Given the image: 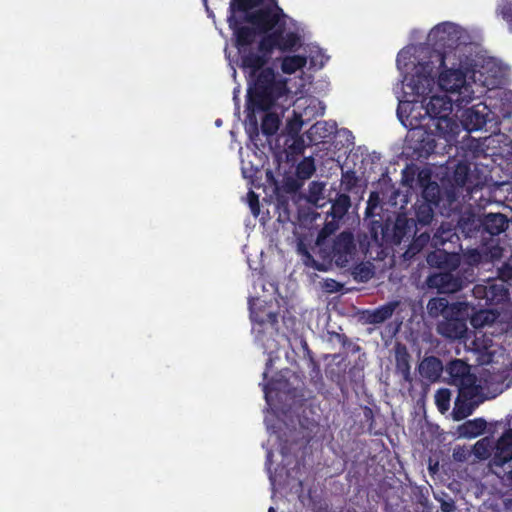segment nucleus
Returning <instances> with one entry per match:
<instances>
[{"label":"nucleus","instance_id":"obj_37","mask_svg":"<svg viewBox=\"0 0 512 512\" xmlns=\"http://www.w3.org/2000/svg\"><path fill=\"white\" fill-rule=\"evenodd\" d=\"M465 227L466 226H443V225L438 226V229L436 230L435 238H434L435 245H437L439 243L444 244L445 241L447 240V238L452 233H456L458 228L464 230Z\"/></svg>","mask_w":512,"mask_h":512},{"label":"nucleus","instance_id":"obj_5","mask_svg":"<svg viewBox=\"0 0 512 512\" xmlns=\"http://www.w3.org/2000/svg\"><path fill=\"white\" fill-rule=\"evenodd\" d=\"M474 280V269L470 266L444 270L429 275L425 281L429 289L440 294L456 293Z\"/></svg>","mask_w":512,"mask_h":512},{"label":"nucleus","instance_id":"obj_57","mask_svg":"<svg viewBox=\"0 0 512 512\" xmlns=\"http://www.w3.org/2000/svg\"><path fill=\"white\" fill-rule=\"evenodd\" d=\"M364 417L367 419V420H371L373 421L374 417H373V411L371 408L369 407H365L364 408Z\"/></svg>","mask_w":512,"mask_h":512},{"label":"nucleus","instance_id":"obj_12","mask_svg":"<svg viewBox=\"0 0 512 512\" xmlns=\"http://www.w3.org/2000/svg\"><path fill=\"white\" fill-rule=\"evenodd\" d=\"M419 374L422 378L436 382L441 377L443 371L442 361L435 356L425 357L418 366Z\"/></svg>","mask_w":512,"mask_h":512},{"label":"nucleus","instance_id":"obj_64","mask_svg":"<svg viewBox=\"0 0 512 512\" xmlns=\"http://www.w3.org/2000/svg\"><path fill=\"white\" fill-rule=\"evenodd\" d=\"M508 478L512 480V469L508 472Z\"/></svg>","mask_w":512,"mask_h":512},{"label":"nucleus","instance_id":"obj_38","mask_svg":"<svg viewBox=\"0 0 512 512\" xmlns=\"http://www.w3.org/2000/svg\"><path fill=\"white\" fill-rule=\"evenodd\" d=\"M472 294L479 300L478 305L488 306V282L486 284L474 285Z\"/></svg>","mask_w":512,"mask_h":512},{"label":"nucleus","instance_id":"obj_39","mask_svg":"<svg viewBox=\"0 0 512 512\" xmlns=\"http://www.w3.org/2000/svg\"><path fill=\"white\" fill-rule=\"evenodd\" d=\"M469 231H483L489 233L492 236H499L506 232L510 226H468Z\"/></svg>","mask_w":512,"mask_h":512},{"label":"nucleus","instance_id":"obj_58","mask_svg":"<svg viewBox=\"0 0 512 512\" xmlns=\"http://www.w3.org/2000/svg\"><path fill=\"white\" fill-rule=\"evenodd\" d=\"M485 321H481L479 322V317L478 316H475L471 319V324L475 327V328H478L480 326H482L484 324Z\"/></svg>","mask_w":512,"mask_h":512},{"label":"nucleus","instance_id":"obj_49","mask_svg":"<svg viewBox=\"0 0 512 512\" xmlns=\"http://www.w3.org/2000/svg\"><path fill=\"white\" fill-rule=\"evenodd\" d=\"M309 368H310V375L312 379L317 378L318 380L322 379L321 370L318 362L310 356L309 359Z\"/></svg>","mask_w":512,"mask_h":512},{"label":"nucleus","instance_id":"obj_50","mask_svg":"<svg viewBox=\"0 0 512 512\" xmlns=\"http://www.w3.org/2000/svg\"><path fill=\"white\" fill-rule=\"evenodd\" d=\"M499 275L504 281H512V263H504L499 269Z\"/></svg>","mask_w":512,"mask_h":512},{"label":"nucleus","instance_id":"obj_27","mask_svg":"<svg viewBox=\"0 0 512 512\" xmlns=\"http://www.w3.org/2000/svg\"><path fill=\"white\" fill-rule=\"evenodd\" d=\"M265 112L266 113L261 121V131L266 136H272L278 131L280 120L275 113L268 111Z\"/></svg>","mask_w":512,"mask_h":512},{"label":"nucleus","instance_id":"obj_15","mask_svg":"<svg viewBox=\"0 0 512 512\" xmlns=\"http://www.w3.org/2000/svg\"><path fill=\"white\" fill-rule=\"evenodd\" d=\"M416 219H408L406 217L398 216L393 224H431L433 218V209L431 204L424 202L415 205Z\"/></svg>","mask_w":512,"mask_h":512},{"label":"nucleus","instance_id":"obj_41","mask_svg":"<svg viewBox=\"0 0 512 512\" xmlns=\"http://www.w3.org/2000/svg\"><path fill=\"white\" fill-rule=\"evenodd\" d=\"M498 137L501 138L499 140V142H502L504 144L503 147H501V151L499 152V154L506 159H511L512 158V139L505 134L498 135Z\"/></svg>","mask_w":512,"mask_h":512},{"label":"nucleus","instance_id":"obj_20","mask_svg":"<svg viewBox=\"0 0 512 512\" xmlns=\"http://www.w3.org/2000/svg\"><path fill=\"white\" fill-rule=\"evenodd\" d=\"M487 423L483 418L468 420L459 426L458 432L461 437L472 439L482 435Z\"/></svg>","mask_w":512,"mask_h":512},{"label":"nucleus","instance_id":"obj_3","mask_svg":"<svg viewBox=\"0 0 512 512\" xmlns=\"http://www.w3.org/2000/svg\"><path fill=\"white\" fill-rule=\"evenodd\" d=\"M340 226H322L318 237L317 245L323 257L333 261L337 267L345 268L358 258L372 260L381 259L383 252L382 244L379 241V228L384 236L387 235L390 226H367L368 232L358 233L357 240L350 231H343L333 238L330 234Z\"/></svg>","mask_w":512,"mask_h":512},{"label":"nucleus","instance_id":"obj_31","mask_svg":"<svg viewBox=\"0 0 512 512\" xmlns=\"http://www.w3.org/2000/svg\"><path fill=\"white\" fill-rule=\"evenodd\" d=\"M352 275L357 282H368L374 276V268L371 264L360 263L353 267Z\"/></svg>","mask_w":512,"mask_h":512},{"label":"nucleus","instance_id":"obj_26","mask_svg":"<svg viewBox=\"0 0 512 512\" xmlns=\"http://www.w3.org/2000/svg\"><path fill=\"white\" fill-rule=\"evenodd\" d=\"M508 295V289L503 284L488 282V306L505 302Z\"/></svg>","mask_w":512,"mask_h":512},{"label":"nucleus","instance_id":"obj_45","mask_svg":"<svg viewBox=\"0 0 512 512\" xmlns=\"http://www.w3.org/2000/svg\"><path fill=\"white\" fill-rule=\"evenodd\" d=\"M422 249L417 246L415 241H411L408 245L407 249L403 253V258L405 260H411L414 258Z\"/></svg>","mask_w":512,"mask_h":512},{"label":"nucleus","instance_id":"obj_25","mask_svg":"<svg viewBox=\"0 0 512 512\" xmlns=\"http://www.w3.org/2000/svg\"><path fill=\"white\" fill-rule=\"evenodd\" d=\"M470 174V166L467 163L459 162L456 164L452 175H451V184L453 188H462L464 187L468 180Z\"/></svg>","mask_w":512,"mask_h":512},{"label":"nucleus","instance_id":"obj_51","mask_svg":"<svg viewBox=\"0 0 512 512\" xmlns=\"http://www.w3.org/2000/svg\"><path fill=\"white\" fill-rule=\"evenodd\" d=\"M416 242L417 246L423 249L430 241V234L427 232L420 233L412 239Z\"/></svg>","mask_w":512,"mask_h":512},{"label":"nucleus","instance_id":"obj_22","mask_svg":"<svg viewBox=\"0 0 512 512\" xmlns=\"http://www.w3.org/2000/svg\"><path fill=\"white\" fill-rule=\"evenodd\" d=\"M479 404L480 401L465 400L464 398H460V396L458 395L455 400L454 408L452 411L454 420L460 421L467 418L474 412L475 408Z\"/></svg>","mask_w":512,"mask_h":512},{"label":"nucleus","instance_id":"obj_44","mask_svg":"<svg viewBox=\"0 0 512 512\" xmlns=\"http://www.w3.org/2000/svg\"><path fill=\"white\" fill-rule=\"evenodd\" d=\"M497 445L512 449V428L504 431L496 442Z\"/></svg>","mask_w":512,"mask_h":512},{"label":"nucleus","instance_id":"obj_2","mask_svg":"<svg viewBox=\"0 0 512 512\" xmlns=\"http://www.w3.org/2000/svg\"><path fill=\"white\" fill-rule=\"evenodd\" d=\"M431 59L436 60L438 67L433 66V61L420 64L421 71L417 74L418 82L422 79L427 86L434 81L438 70V85L446 92V95H433L425 106L426 114L429 117L425 126L434 127L440 134L455 133L456 123L450 117L453 105L459 109L468 105L475 98V82L468 81L466 73L461 68L446 67V51L434 50L430 55Z\"/></svg>","mask_w":512,"mask_h":512},{"label":"nucleus","instance_id":"obj_8","mask_svg":"<svg viewBox=\"0 0 512 512\" xmlns=\"http://www.w3.org/2000/svg\"><path fill=\"white\" fill-rule=\"evenodd\" d=\"M437 333L448 340H460L466 337L468 332L467 318L459 315L444 317L437 324Z\"/></svg>","mask_w":512,"mask_h":512},{"label":"nucleus","instance_id":"obj_29","mask_svg":"<svg viewBox=\"0 0 512 512\" xmlns=\"http://www.w3.org/2000/svg\"><path fill=\"white\" fill-rule=\"evenodd\" d=\"M422 197L425 200V202L438 206L442 198V190L438 183L433 182L431 184H428V186L424 187L422 189Z\"/></svg>","mask_w":512,"mask_h":512},{"label":"nucleus","instance_id":"obj_62","mask_svg":"<svg viewBox=\"0 0 512 512\" xmlns=\"http://www.w3.org/2000/svg\"><path fill=\"white\" fill-rule=\"evenodd\" d=\"M264 393H265V398L266 400L268 401V394H269V385L268 384H265L264 385Z\"/></svg>","mask_w":512,"mask_h":512},{"label":"nucleus","instance_id":"obj_56","mask_svg":"<svg viewBox=\"0 0 512 512\" xmlns=\"http://www.w3.org/2000/svg\"><path fill=\"white\" fill-rule=\"evenodd\" d=\"M412 81L415 82V79L413 78ZM412 89L417 95H421L425 92L426 87L424 84L420 87L417 83H414Z\"/></svg>","mask_w":512,"mask_h":512},{"label":"nucleus","instance_id":"obj_32","mask_svg":"<svg viewBox=\"0 0 512 512\" xmlns=\"http://www.w3.org/2000/svg\"><path fill=\"white\" fill-rule=\"evenodd\" d=\"M451 392L447 388H440L435 393V404L438 410L444 414L450 408Z\"/></svg>","mask_w":512,"mask_h":512},{"label":"nucleus","instance_id":"obj_36","mask_svg":"<svg viewBox=\"0 0 512 512\" xmlns=\"http://www.w3.org/2000/svg\"><path fill=\"white\" fill-rule=\"evenodd\" d=\"M447 307L448 301L445 298H431L427 304V311L431 317H438Z\"/></svg>","mask_w":512,"mask_h":512},{"label":"nucleus","instance_id":"obj_11","mask_svg":"<svg viewBox=\"0 0 512 512\" xmlns=\"http://www.w3.org/2000/svg\"><path fill=\"white\" fill-rule=\"evenodd\" d=\"M453 25L451 23H441L436 25L428 34V41L438 48H450L452 44Z\"/></svg>","mask_w":512,"mask_h":512},{"label":"nucleus","instance_id":"obj_43","mask_svg":"<svg viewBox=\"0 0 512 512\" xmlns=\"http://www.w3.org/2000/svg\"><path fill=\"white\" fill-rule=\"evenodd\" d=\"M431 177H432L431 171L428 169H422L418 172L417 183L421 189L428 186V184H431L434 182L431 180Z\"/></svg>","mask_w":512,"mask_h":512},{"label":"nucleus","instance_id":"obj_60","mask_svg":"<svg viewBox=\"0 0 512 512\" xmlns=\"http://www.w3.org/2000/svg\"><path fill=\"white\" fill-rule=\"evenodd\" d=\"M446 194H447V197L450 201L454 200L455 199V192L453 190H447L446 191Z\"/></svg>","mask_w":512,"mask_h":512},{"label":"nucleus","instance_id":"obj_47","mask_svg":"<svg viewBox=\"0 0 512 512\" xmlns=\"http://www.w3.org/2000/svg\"><path fill=\"white\" fill-rule=\"evenodd\" d=\"M422 249L417 246L415 241H411L408 245L407 249L403 253V258L405 260H411L414 258Z\"/></svg>","mask_w":512,"mask_h":512},{"label":"nucleus","instance_id":"obj_33","mask_svg":"<svg viewBox=\"0 0 512 512\" xmlns=\"http://www.w3.org/2000/svg\"><path fill=\"white\" fill-rule=\"evenodd\" d=\"M496 13L507 23L510 32H512V1L500 0L496 7Z\"/></svg>","mask_w":512,"mask_h":512},{"label":"nucleus","instance_id":"obj_28","mask_svg":"<svg viewBox=\"0 0 512 512\" xmlns=\"http://www.w3.org/2000/svg\"><path fill=\"white\" fill-rule=\"evenodd\" d=\"M315 170L314 158L304 157L296 166L295 175L304 182L314 174Z\"/></svg>","mask_w":512,"mask_h":512},{"label":"nucleus","instance_id":"obj_21","mask_svg":"<svg viewBox=\"0 0 512 512\" xmlns=\"http://www.w3.org/2000/svg\"><path fill=\"white\" fill-rule=\"evenodd\" d=\"M457 387L460 398L470 401H480V403L483 402L484 399L481 396V386L477 384L476 376L469 379V381H465L457 385Z\"/></svg>","mask_w":512,"mask_h":512},{"label":"nucleus","instance_id":"obj_9","mask_svg":"<svg viewBox=\"0 0 512 512\" xmlns=\"http://www.w3.org/2000/svg\"><path fill=\"white\" fill-rule=\"evenodd\" d=\"M428 265L441 271L451 270L460 266V256L457 253L447 252L444 249H436L428 253L426 257Z\"/></svg>","mask_w":512,"mask_h":512},{"label":"nucleus","instance_id":"obj_55","mask_svg":"<svg viewBox=\"0 0 512 512\" xmlns=\"http://www.w3.org/2000/svg\"><path fill=\"white\" fill-rule=\"evenodd\" d=\"M503 250L504 249L502 247H500L499 245H496L491 250L492 257L493 258H500L502 256V254H503Z\"/></svg>","mask_w":512,"mask_h":512},{"label":"nucleus","instance_id":"obj_7","mask_svg":"<svg viewBox=\"0 0 512 512\" xmlns=\"http://www.w3.org/2000/svg\"><path fill=\"white\" fill-rule=\"evenodd\" d=\"M456 224H512V218L508 219L500 212H485L480 206L468 204L461 206Z\"/></svg>","mask_w":512,"mask_h":512},{"label":"nucleus","instance_id":"obj_52","mask_svg":"<svg viewBox=\"0 0 512 512\" xmlns=\"http://www.w3.org/2000/svg\"><path fill=\"white\" fill-rule=\"evenodd\" d=\"M495 192L497 190H512V183L510 182H496L495 183ZM506 199L509 200V201H512V191L509 192V196H506Z\"/></svg>","mask_w":512,"mask_h":512},{"label":"nucleus","instance_id":"obj_48","mask_svg":"<svg viewBox=\"0 0 512 512\" xmlns=\"http://www.w3.org/2000/svg\"><path fill=\"white\" fill-rule=\"evenodd\" d=\"M304 148H305L304 141L300 137L295 138L293 140L292 144L288 146L289 151L292 154H296V155L302 154L304 151Z\"/></svg>","mask_w":512,"mask_h":512},{"label":"nucleus","instance_id":"obj_40","mask_svg":"<svg viewBox=\"0 0 512 512\" xmlns=\"http://www.w3.org/2000/svg\"><path fill=\"white\" fill-rule=\"evenodd\" d=\"M342 185L344 186V189L347 191L353 190L358 183V177L356 176L355 171L353 170H347L342 173Z\"/></svg>","mask_w":512,"mask_h":512},{"label":"nucleus","instance_id":"obj_59","mask_svg":"<svg viewBox=\"0 0 512 512\" xmlns=\"http://www.w3.org/2000/svg\"><path fill=\"white\" fill-rule=\"evenodd\" d=\"M452 508H453V504H443L442 505V510L444 512H451Z\"/></svg>","mask_w":512,"mask_h":512},{"label":"nucleus","instance_id":"obj_16","mask_svg":"<svg viewBox=\"0 0 512 512\" xmlns=\"http://www.w3.org/2000/svg\"><path fill=\"white\" fill-rule=\"evenodd\" d=\"M335 129V124H330L327 121H318L309 128L307 137L310 142L319 144L331 138L335 133Z\"/></svg>","mask_w":512,"mask_h":512},{"label":"nucleus","instance_id":"obj_35","mask_svg":"<svg viewBox=\"0 0 512 512\" xmlns=\"http://www.w3.org/2000/svg\"><path fill=\"white\" fill-rule=\"evenodd\" d=\"M304 182L295 176H285L282 180L281 189L287 194L297 193L303 186Z\"/></svg>","mask_w":512,"mask_h":512},{"label":"nucleus","instance_id":"obj_63","mask_svg":"<svg viewBox=\"0 0 512 512\" xmlns=\"http://www.w3.org/2000/svg\"><path fill=\"white\" fill-rule=\"evenodd\" d=\"M404 178H405V181H406V182H408V181L413 182V181H414V178H413V177H411V179H409V178H408V176H407L406 172H404Z\"/></svg>","mask_w":512,"mask_h":512},{"label":"nucleus","instance_id":"obj_18","mask_svg":"<svg viewBox=\"0 0 512 512\" xmlns=\"http://www.w3.org/2000/svg\"><path fill=\"white\" fill-rule=\"evenodd\" d=\"M419 231V226H390L387 235H382V240L391 245H400L405 237L409 238L412 232L416 235Z\"/></svg>","mask_w":512,"mask_h":512},{"label":"nucleus","instance_id":"obj_1","mask_svg":"<svg viewBox=\"0 0 512 512\" xmlns=\"http://www.w3.org/2000/svg\"><path fill=\"white\" fill-rule=\"evenodd\" d=\"M287 15L278 0H230L227 23L246 74L248 131L258 134L255 110L269 111L290 92L288 79L267 66L275 49L293 52L301 45L297 32L286 30Z\"/></svg>","mask_w":512,"mask_h":512},{"label":"nucleus","instance_id":"obj_61","mask_svg":"<svg viewBox=\"0 0 512 512\" xmlns=\"http://www.w3.org/2000/svg\"><path fill=\"white\" fill-rule=\"evenodd\" d=\"M305 255H306V257H307L309 260H311V261L313 262V264L315 265V267H316L317 269H320V268L318 267V265L316 264V261L313 259V257L309 254V252H308V251H305Z\"/></svg>","mask_w":512,"mask_h":512},{"label":"nucleus","instance_id":"obj_42","mask_svg":"<svg viewBox=\"0 0 512 512\" xmlns=\"http://www.w3.org/2000/svg\"><path fill=\"white\" fill-rule=\"evenodd\" d=\"M247 201L250 207L251 213L257 217L260 214V203L259 196L252 190L247 193Z\"/></svg>","mask_w":512,"mask_h":512},{"label":"nucleus","instance_id":"obj_46","mask_svg":"<svg viewBox=\"0 0 512 512\" xmlns=\"http://www.w3.org/2000/svg\"><path fill=\"white\" fill-rule=\"evenodd\" d=\"M422 249L417 246L415 241H411L408 245L407 249L403 253V258L405 260H411L414 258Z\"/></svg>","mask_w":512,"mask_h":512},{"label":"nucleus","instance_id":"obj_23","mask_svg":"<svg viewBox=\"0 0 512 512\" xmlns=\"http://www.w3.org/2000/svg\"><path fill=\"white\" fill-rule=\"evenodd\" d=\"M307 64V58L304 55H289L281 58V71L284 74L291 75L304 68Z\"/></svg>","mask_w":512,"mask_h":512},{"label":"nucleus","instance_id":"obj_54","mask_svg":"<svg viewBox=\"0 0 512 512\" xmlns=\"http://www.w3.org/2000/svg\"><path fill=\"white\" fill-rule=\"evenodd\" d=\"M474 449H475V454L479 455V456H483L484 452L486 451V447L484 446L482 441H478L474 445Z\"/></svg>","mask_w":512,"mask_h":512},{"label":"nucleus","instance_id":"obj_34","mask_svg":"<svg viewBox=\"0 0 512 512\" xmlns=\"http://www.w3.org/2000/svg\"><path fill=\"white\" fill-rule=\"evenodd\" d=\"M512 460V449L502 447L496 444L495 452L492 457V464L498 467H502L504 464Z\"/></svg>","mask_w":512,"mask_h":512},{"label":"nucleus","instance_id":"obj_14","mask_svg":"<svg viewBox=\"0 0 512 512\" xmlns=\"http://www.w3.org/2000/svg\"><path fill=\"white\" fill-rule=\"evenodd\" d=\"M399 306L398 301H390L381 305L373 310L366 311V321L369 324L377 325L385 322L395 312L396 308Z\"/></svg>","mask_w":512,"mask_h":512},{"label":"nucleus","instance_id":"obj_30","mask_svg":"<svg viewBox=\"0 0 512 512\" xmlns=\"http://www.w3.org/2000/svg\"><path fill=\"white\" fill-rule=\"evenodd\" d=\"M324 191H325L324 183L318 182V181H312L309 184L307 201L316 206H322V204H320V201L324 200Z\"/></svg>","mask_w":512,"mask_h":512},{"label":"nucleus","instance_id":"obj_13","mask_svg":"<svg viewBox=\"0 0 512 512\" xmlns=\"http://www.w3.org/2000/svg\"><path fill=\"white\" fill-rule=\"evenodd\" d=\"M447 372L449 374L450 383L455 386L475 377V375L470 372V366L460 359L451 361L447 367Z\"/></svg>","mask_w":512,"mask_h":512},{"label":"nucleus","instance_id":"obj_4","mask_svg":"<svg viewBox=\"0 0 512 512\" xmlns=\"http://www.w3.org/2000/svg\"><path fill=\"white\" fill-rule=\"evenodd\" d=\"M512 116V94L504 92L503 97L487 104L479 102L463 111L461 124L468 132L481 130L488 122L500 123L501 118Z\"/></svg>","mask_w":512,"mask_h":512},{"label":"nucleus","instance_id":"obj_17","mask_svg":"<svg viewBox=\"0 0 512 512\" xmlns=\"http://www.w3.org/2000/svg\"><path fill=\"white\" fill-rule=\"evenodd\" d=\"M381 210L382 206L379 194L377 192H371L365 210V221H368L366 224H393L390 218L386 220H383L381 217L380 219H375L376 216H380Z\"/></svg>","mask_w":512,"mask_h":512},{"label":"nucleus","instance_id":"obj_24","mask_svg":"<svg viewBox=\"0 0 512 512\" xmlns=\"http://www.w3.org/2000/svg\"><path fill=\"white\" fill-rule=\"evenodd\" d=\"M250 319L253 323L259 325L270 324L275 327L278 324V314L276 312L267 311L265 307L258 311L250 307Z\"/></svg>","mask_w":512,"mask_h":512},{"label":"nucleus","instance_id":"obj_53","mask_svg":"<svg viewBox=\"0 0 512 512\" xmlns=\"http://www.w3.org/2000/svg\"><path fill=\"white\" fill-rule=\"evenodd\" d=\"M334 335L343 347H346L350 343L349 338L345 334L334 333Z\"/></svg>","mask_w":512,"mask_h":512},{"label":"nucleus","instance_id":"obj_6","mask_svg":"<svg viewBox=\"0 0 512 512\" xmlns=\"http://www.w3.org/2000/svg\"><path fill=\"white\" fill-rule=\"evenodd\" d=\"M455 133L440 134L434 127L420 125L411 132V139L414 142L413 150L420 158H428L433 153H438L437 138L444 139L446 143L450 142Z\"/></svg>","mask_w":512,"mask_h":512},{"label":"nucleus","instance_id":"obj_19","mask_svg":"<svg viewBox=\"0 0 512 512\" xmlns=\"http://www.w3.org/2000/svg\"><path fill=\"white\" fill-rule=\"evenodd\" d=\"M350 206V197L347 194H338L336 199L332 202L330 210L327 212L333 220L331 222H325L324 224H335V221L343 218Z\"/></svg>","mask_w":512,"mask_h":512},{"label":"nucleus","instance_id":"obj_10","mask_svg":"<svg viewBox=\"0 0 512 512\" xmlns=\"http://www.w3.org/2000/svg\"><path fill=\"white\" fill-rule=\"evenodd\" d=\"M394 352L396 372L402 376L405 382L410 383L412 381L410 365L411 356L407 347L404 344L397 342L394 346Z\"/></svg>","mask_w":512,"mask_h":512}]
</instances>
